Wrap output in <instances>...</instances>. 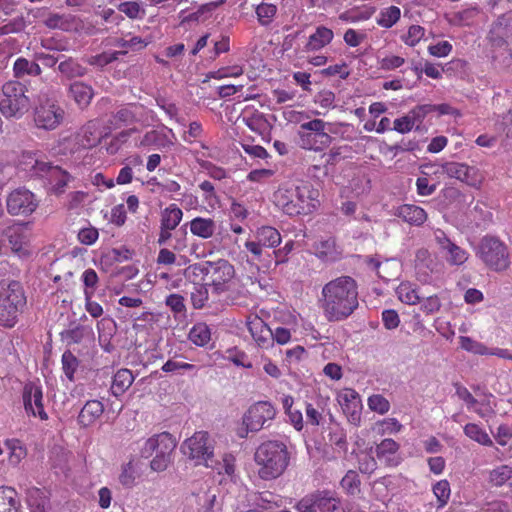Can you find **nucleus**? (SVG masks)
Segmentation results:
<instances>
[{"mask_svg":"<svg viewBox=\"0 0 512 512\" xmlns=\"http://www.w3.org/2000/svg\"><path fill=\"white\" fill-rule=\"evenodd\" d=\"M319 305L329 322L347 319L359 305L356 281L350 276L329 281L322 288Z\"/></svg>","mask_w":512,"mask_h":512,"instance_id":"1","label":"nucleus"},{"mask_svg":"<svg viewBox=\"0 0 512 512\" xmlns=\"http://www.w3.org/2000/svg\"><path fill=\"white\" fill-rule=\"evenodd\" d=\"M258 465V476L262 480H273L280 477L289 465L287 446L281 441H266L254 454Z\"/></svg>","mask_w":512,"mask_h":512,"instance_id":"2","label":"nucleus"},{"mask_svg":"<svg viewBox=\"0 0 512 512\" xmlns=\"http://www.w3.org/2000/svg\"><path fill=\"white\" fill-rule=\"evenodd\" d=\"M25 305L26 297L19 282L0 283V325L14 327Z\"/></svg>","mask_w":512,"mask_h":512,"instance_id":"3","label":"nucleus"},{"mask_svg":"<svg viewBox=\"0 0 512 512\" xmlns=\"http://www.w3.org/2000/svg\"><path fill=\"white\" fill-rule=\"evenodd\" d=\"M189 269L196 276L203 275L206 283L218 294L228 290L235 276L234 266L226 259L195 263Z\"/></svg>","mask_w":512,"mask_h":512,"instance_id":"4","label":"nucleus"},{"mask_svg":"<svg viewBox=\"0 0 512 512\" xmlns=\"http://www.w3.org/2000/svg\"><path fill=\"white\" fill-rule=\"evenodd\" d=\"M26 85L19 81H8L0 92V112L7 119H21L30 108Z\"/></svg>","mask_w":512,"mask_h":512,"instance_id":"5","label":"nucleus"},{"mask_svg":"<svg viewBox=\"0 0 512 512\" xmlns=\"http://www.w3.org/2000/svg\"><path fill=\"white\" fill-rule=\"evenodd\" d=\"M22 165L31 177L39 178L45 185L51 186L56 193L63 192L64 187L70 179V175L57 165L35 158L32 155L25 156Z\"/></svg>","mask_w":512,"mask_h":512,"instance_id":"6","label":"nucleus"},{"mask_svg":"<svg viewBox=\"0 0 512 512\" xmlns=\"http://www.w3.org/2000/svg\"><path fill=\"white\" fill-rule=\"evenodd\" d=\"M176 445V440L170 433L162 432L146 440L141 449V455L148 458L155 452L156 455L150 462V467L153 471L161 472L171 463V454Z\"/></svg>","mask_w":512,"mask_h":512,"instance_id":"7","label":"nucleus"},{"mask_svg":"<svg viewBox=\"0 0 512 512\" xmlns=\"http://www.w3.org/2000/svg\"><path fill=\"white\" fill-rule=\"evenodd\" d=\"M214 440L208 432H195L183 443L184 454L196 461L197 465L217 468L218 460L214 456Z\"/></svg>","mask_w":512,"mask_h":512,"instance_id":"8","label":"nucleus"},{"mask_svg":"<svg viewBox=\"0 0 512 512\" xmlns=\"http://www.w3.org/2000/svg\"><path fill=\"white\" fill-rule=\"evenodd\" d=\"M476 255L486 266L495 271L505 270L510 265L507 246L495 236H484L479 243Z\"/></svg>","mask_w":512,"mask_h":512,"instance_id":"9","label":"nucleus"},{"mask_svg":"<svg viewBox=\"0 0 512 512\" xmlns=\"http://www.w3.org/2000/svg\"><path fill=\"white\" fill-rule=\"evenodd\" d=\"M65 119L64 109L54 100L39 98L33 110V121L37 128L55 130Z\"/></svg>","mask_w":512,"mask_h":512,"instance_id":"10","label":"nucleus"},{"mask_svg":"<svg viewBox=\"0 0 512 512\" xmlns=\"http://www.w3.org/2000/svg\"><path fill=\"white\" fill-rule=\"evenodd\" d=\"M276 411L271 403L267 401H259L253 404L243 416V424L245 429L239 431L241 438L246 437L248 432H258L267 427L271 420L275 417Z\"/></svg>","mask_w":512,"mask_h":512,"instance_id":"11","label":"nucleus"},{"mask_svg":"<svg viewBox=\"0 0 512 512\" xmlns=\"http://www.w3.org/2000/svg\"><path fill=\"white\" fill-rule=\"evenodd\" d=\"M6 204L9 214L27 216L36 210L38 201L31 191L19 188L8 195Z\"/></svg>","mask_w":512,"mask_h":512,"instance_id":"12","label":"nucleus"},{"mask_svg":"<svg viewBox=\"0 0 512 512\" xmlns=\"http://www.w3.org/2000/svg\"><path fill=\"white\" fill-rule=\"evenodd\" d=\"M439 171L436 173L446 174L450 178L458 179L471 186L481 183L482 177L476 167L468 166L464 163L445 162L440 165Z\"/></svg>","mask_w":512,"mask_h":512,"instance_id":"13","label":"nucleus"},{"mask_svg":"<svg viewBox=\"0 0 512 512\" xmlns=\"http://www.w3.org/2000/svg\"><path fill=\"white\" fill-rule=\"evenodd\" d=\"M24 408L27 413L38 416L41 420L48 418L43 406V393L40 386L33 382L25 385L23 391Z\"/></svg>","mask_w":512,"mask_h":512,"instance_id":"14","label":"nucleus"},{"mask_svg":"<svg viewBox=\"0 0 512 512\" xmlns=\"http://www.w3.org/2000/svg\"><path fill=\"white\" fill-rule=\"evenodd\" d=\"M339 403L351 424L359 425L362 403L359 394L353 389H344L339 395Z\"/></svg>","mask_w":512,"mask_h":512,"instance_id":"15","label":"nucleus"},{"mask_svg":"<svg viewBox=\"0 0 512 512\" xmlns=\"http://www.w3.org/2000/svg\"><path fill=\"white\" fill-rule=\"evenodd\" d=\"M248 330L260 348L268 349L273 346V331L262 318H251L248 321Z\"/></svg>","mask_w":512,"mask_h":512,"instance_id":"16","label":"nucleus"},{"mask_svg":"<svg viewBox=\"0 0 512 512\" xmlns=\"http://www.w3.org/2000/svg\"><path fill=\"white\" fill-rule=\"evenodd\" d=\"M143 106L138 103H130L120 106L112 115L111 124L119 128L134 124L140 120Z\"/></svg>","mask_w":512,"mask_h":512,"instance_id":"17","label":"nucleus"},{"mask_svg":"<svg viewBox=\"0 0 512 512\" xmlns=\"http://www.w3.org/2000/svg\"><path fill=\"white\" fill-rule=\"evenodd\" d=\"M437 262L432 258L430 252L421 248L416 252L415 255V269L417 279L422 283H428L430 281V275L436 271Z\"/></svg>","mask_w":512,"mask_h":512,"instance_id":"18","label":"nucleus"},{"mask_svg":"<svg viewBox=\"0 0 512 512\" xmlns=\"http://www.w3.org/2000/svg\"><path fill=\"white\" fill-rule=\"evenodd\" d=\"M298 136V145L306 150L321 151L332 142V137L328 133H318L316 135L305 130H299Z\"/></svg>","mask_w":512,"mask_h":512,"instance_id":"19","label":"nucleus"},{"mask_svg":"<svg viewBox=\"0 0 512 512\" xmlns=\"http://www.w3.org/2000/svg\"><path fill=\"white\" fill-rule=\"evenodd\" d=\"M394 215L401 218L404 222L413 226H422L428 215L426 211L414 204H403L396 208Z\"/></svg>","mask_w":512,"mask_h":512,"instance_id":"20","label":"nucleus"},{"mask_svg":"<svg viewBox=\"0 0 512 512\" xmlns=\"http://www.w3.org/2000/svg\"><path fill=\"white\" fill-rule=\"evenodd\" d=\"M57 71L62 81H72L82 78L88 73V69L73 57H65L59 62Z\"/></svg>","mask_w":512,"mask_h":512,"instance_id":"21","label":"nucleus"},{"mask_svg":"<svg viewBox=\"0 0 512 512\" xmlns=\"http://www.w3.org/2000/svg\"><path fill=\"white\" fill-rule=\"evenodd\" d=\"M315 255L327 262H335L341 257V251L333 237L320 239L313 244Z\"/></svg>","mask_w":512,"mask_h":512,"instance_id":"22","label":"nucleus"},{"mask_svg":"<svg viewBox=\"0 0 512 512\" xmlns=\"http://www.w3.org/2000/svg\"><path fill=\"white\" fill-rule=\"evenodd\" d=\"M68 96L72 98L80 108H86L94 96V90L89 84L82 81H73L69 84Z\"/></svg>","mask_w":512,"mask_h":512,"instance_id":"23","label":"nucleus"},{"mask_svg":"<svg viewBox=\"0 0 512 512\" xmlns=\"http://www.w3.org/2000/svg\"><path fill=\"white\" fill-rule=\"evenodd\" d=\"M104 412V405L99 400H89L85 403L78 415V423L82 427L91 426Z\"/></svg>","mask_w":512,"mask_h":512,"instance_id":"24","label":"nucleus"},{"mask_svg":"<svg viewBox=\"0 0 512 512\" xmlns=\"http://www.w3.org/2000/svg\"><path fill=\"white\" fill-rule=\"evenodd\" d=\"M9 244L13 251L21 252L25 250L30 238L29 228L26 224H16L7 230Z\"/></svg>","mask_w":512,"mask_h":512,"instance_id":"25","label":"nucleus"},{"mask_svg":"<svg viewBox=\"0 0 512 512\" xmlns=\"http://www.w3.org/2000/svg\"><path fill=\"white\" fill-rule=\"evenodd\" d=\"M333 37L334 33L331 29L325 26H319L316 28V31L309 36L304 49L307 52L318 51L331 43Z\"/></svg>","mask_w":512,"mask_h":512,"instance_id":"26","label":"nucleus"},{"mask_svg":"<svg viewBox=\"0 0 512 512\" xmlns=\"http://www.w3.org/2000/svg\"><path fill=\"white\" fill-rule=\"evenodd\" d=\"M274 202L287 215L293 216L299 214V209H296L294 205V188H279L274 193Z\"/></svg>","mask_w":512,"mask_h":512,"instance_id":"27","label":"nucleus"},{"mask_svg":"<svg viewBox=\"0 0 512 512\" xmlns=\"http://www.w3.org/2000/svg\"><path fill=\"white\" fill-rule=\"evenodd\" d=\"M21 503L17 491L8 486L0 487V512H19Z\"/></svg>","mask_w":512,"mask_h":512,"instance_id":"28","label":"nucleus"},{"mask_svg":"<svg viewBox=\"0 0 512 512\" xmlns=\"http://www.w3.org/2000/svg\"><path fill=\"white\" fill-rule=\"evenodd\" d=\"M495 130L498 133L501 145L512 150V111L503 115L501 120L496 122Z\"/></svg>","mask_w":512,"mask_h":512,"instance_id":"29","label":"nucleus"},{"mask_svg":"<svg viewBox=\"0 0 512 512\" xmlns=\"http://www.w3.org/2000/svg\"><path fill=\"white\" fill-rule=\"evenodd\" d=\"M216 223L211 218L196 217L190 221V231L193 235L208 239L213 236Z\"/></svg>","mask_w":512,"mask_h":512,"instance_id":"30","label":"nucleus"},{"mask_svg":"<svg viewBox=\"0 0 512 512\" xmlns=\"http://www.w3.org/2000/svg\"><path fill=\"white\" fill-rule=\"evenodd\" d=\"M13 73L14 77L21 79L26 76H39L42 69L37 62L19 57L14 62Z\"/></svg>","mask_w":512,"mask_h":512,"instance_id":"31","label":"nucleus"},{"mask_svg":"<svg viewBox=\"0 0 512 512\" xmlns=\"http://www.w3.org/2000/svg\"><path fill=\"white\" fill-rule=\"evenodd\" d=\"M101 139V133L98 131L97 123L89 121L79 134V144L84 148L95 147Z\"/></svg>","mask_w":512,"mask_h":512,"instance_id":"32","label":"nucleus"},{"mask_svg":"<svg viewBox=\"0 0 512 512\" xmlns=\"http://www.w3.org/2000/svg\"><path fill=\"white\" fill-rule=\"evenodd\" d=\"M134 376L128 369H120L113 377L111 392L114 396H121L133 383Z\"/></svg>","mask_w":512,"mask_h":512,"instance_id":"33","label":"nucleus"},{"mask_svg":"<svg viewBox=\"0 0 512 512\" xmlns=\"http://www.w3.org/2000/svg\"><path fill=\"white\" fill-rule=\"evenodd\" d=\"M309 185L294 188V205L299 209V214H309L315 210V203L308 201Z\"/></svg>","mask_w":512,"mask_h":512,"instance_id":"34","label":"nucleus"},{"mask_svg":"<svg viewBox=\"0 0 512 512\" xmlns=\"http://www.w3.org/2000/svg\"><path fill=\"white\" fill-rule=\"evenodd\" d=\"M182 217L183 211L176 204H170L161 213L160 226L174 230L180 224Z\"/></svg>","mask_w":512,"mask_h":512,"instance_id":"35","label":"nucleus"},{"mask_svg":"<svg viewBox=\"0 0 512 512\" xmlns=\"http://www.w3.org/2000/svg\"><path fill=\"white\" fill-rule=\"evenodd\" d=\"M27 503L31 512H46L49 501L41 489L32 487L27 490Z\"/></svg>","mask_w":512,"mask_h":512,"instance_id":"36","label":"nucleus"},{"mask_svg":"<svg viewBox=\"0 0 512 512\" xmlns=\"http://www.w3.org/2000/svg\"><path fill=\"white\" fill-rule=\"evenodd\" d=\"M256 239L264 247H276L281 242V235L277 229L271 226L260 227L256 232Z\"/></svg>","mask_w":512,"mask_h":512,"instance_id":"37","label":"nucleus"},{"mask_svg":"<svg viewBox=\"0 0 512 512\" xmlns=\"http://www.w3.org/2000/svg\"><path fill=\"white\" fill-rule=\"evenodd\" d=\"M464 434L471 440L483 446H493V441L491 440L487 432L476 423L466 424L464 426Z\"/></svg>","mask_w":512,"mask_h":512,"instance_id":"38","label":"nucleus"},{"mask_svg":"<svg viewBox=\"0 0 512 512\" xmlns=\"http://www.w3.org/2000/svg\"><path fill=\"white\" fill-rule=\"evenodd\" d=\"M396 293L398 295L399 300L405 304L415 305L417 303H420L421 297L418 293L417 288L414 287L409 282L401 283L398 286Z\"/></svg>","mask_w":512,"mask_h":512,"instance_id":"39","label":"nucleus"},{"mask_svg":"<svg viewBox=\"0 0 512 512\" xmlns=\"http://www.w3.org/2000/svg\"><path fill=\"white\" fill-rule=\"evenodd\" d=\"M315 512H334L337 509V502L329 496L328 492L312 494Z\"/></svg>","mask_w":512,"mask_h":512,"instance_id":"40","label":"nucleus"},{"mask_svg":"<svg viewBox=\"0 0 512 512\" xmlns=\"http://www.w3.org/2000/svg\"><path fill=\"white\" fill-rule=\"evenodd\" d=\"M189 340L197 346H205L211 340L210 328L205 323L195 324L189 332Z\"/></svg>","mask_w":512,"mask_h":512,"instance_id":"41","label":"nucleus"},{"mask_svg":"<svg viewBox=\"0 0 512 512\" xmlns=\"http://www.w3.org/2000/svg\"><path fill=\"white\" fill-rule=\"evenodd\" d=\"M442 253L446 261L452 266H460L468 259V253L454 242L445 248Z\"/></svg>","mask_w":512,"mask_h":512,"instance_id":"42","label":"nucleus"},{"mask_svg":"<svg viewBox=\"0 0 512 512\" xmlns=\"http://www.w3.org/2000/svg\"><path fill=\"white\" fill-rule=\"evenodd\" d=\"M61 363H62V370H63L65 376L67 377V379L70 382H74L75 381L74 374L76 373V371L78 370L79 365H80L79 359L70 350H66L62 354Z\"/></svg>","mask_w":512,"mask_h":512,"instance_id":"43","label":"nucleus"},{"mask_svg":"<svg viewBox=\"0 0 512 512\" xmlns=\"http://www.w3.org/2000/svg\"><path fill=\"white\" fill-rule=\"evenodd\" d=\"M401 16L400 8L397 6H390L381 10L377 18V24L383 28H391L395 25Z\"/></svg>","mask_w":512,"mask_h":512,"instance_id":"44","label":"nucleus"},{"mask_svg":"<svg viewBox=\"0 0 512 512\" xmlns=\"http://www.w3.org/2000/svg\"><path fill=\"white\" fill-rule=\"evenodd\" d=\"M512 478V467L508 465H501L489 474V482L495 487H501L508 480Z\"/></svg>","mask_w":512,"mask_h":512,"instance_id":"45","label":"nucleus"},{"mask_svg":"<svg viewBox=\"0 0 512 512\" xmlns=\"http://www.w3.org/2000/svg\"><path fill=\"white\" fill-rule=\"evenodd\" d=\"M342 488L349 494L355 495L360 492L361 481L354 470H349L340 482Z\"/></svg>","mask_w":512,"mask_h":512,"instance_id":"46","label":"nucleus"},{"mask_svg":"<svg viewBox=\"0 0 512 512\" xmlns=\"http://www.w3.org/2000/svg\"><path fill=\"white\" fill-rule=\"evenodd\" d=\"M277 12V7L271 3H261L256 7V15L262 26L269 25Z\"/></svg>","mask_w":512,"mask_h":512,"instance_id":"47","label":"nucleus"},{"mask_svg":"<svg viewBox=\"0 0 512 512\" xmlns=\"http://www.w3.org/2000/svg\"><path fill=\"white\" fill-rule=\"evenodd\" d=\"M118 10L130 19H141L145 16V9L136 1L121 3L118 5Z\"/></svg>","mask_w":512,"mask_h":512,"instance_id":"48","label":"nucleus"},{"mask_svg":"<svg viewBox=\"0 0 512 512\" xmlns=\"http://www.w3.org/2000/svg\"><path fill=\"white\" fill-rule=\"evenodd\" d=\"M208 284L195 285L191 292V302L195 309H202L208 300Z\"/></svg>","mask_w":512,"mask_h":512,"instance_id":"49","label":"nucleus"},{"mask_svg":"<svg viewBox=\"0 0 512 512\" xmlns=\"http://www.w3.org/2000/svg\"><path fill=\"white\" fill-rule=\"evenodd\" d=\"M459 343L461 348L468 352H472L474 354L479 355H488V348L484 344L476 340H473L470 337L461 336L459 338Z\"/></svg>","mask_w":512,"mask_h":512,"instance_id":"50","label":"nucleus"},{"mask_svg":"<svg viewBox=\"0 0 512 512\" xmlns=\"http://www.w3.org/2000/svg\"><path fill=\"white\" fill-rule=\"evenodd\" d=\"M136 470L133 462L129 461L122 467V471L119 475V482L127 488H131L135 484Z\"/></svg>","mask_w":512,"mask_h":512,"instance_id":"51","label":"nucleus"},{"mask_svg":"<svg viewBox=\"0 0 512 512\" xmlns=\"http://www.w3.org/2000/svg\"><path fill=\"white\" fill-rule=\"evenodd\" d=\"M368 407L374 412L385 414L390 409V403L384 396L375 394L368 398Z\"/></svg>","mask_w":512,"mask_h":512,"instance_id":"52","label":"nucleus"},{"mask_svg":"<svg viewBox=\"0 0 512 512\" xmlns=\"http://www.w3.org/2000/svg\"><path fill=\"white\" fill-rule=\"evenodd\" d=\"M433 492L437 498V500L439 501L440 503V507L444 506L445 504H447L449 498H450V484L447 480H441V481H438L434 486H433Z\"/></svg>","mask_w":512,"mask_h":512,"instance_id":"53","label":"nucleus"},{"mask_svg":"<svg viewBox=\"0 0 512 512\" xmlns=\"http://www.w3.org/2000/svg\"><path fill=\"white\" fill-rule=\"evenodd\" d=\"M125 53L126 52L121 51L103 52L99 55L92 57L90 60V64L103 67L117 60L120 55H124Z\"/></svg>","mask_w":512,"mask_h":512,"instance_id":"54","label":"nucleus"},{"mask_svg":"<svg viewBox=\"0 0 512 512\" xmlns=\"http://www.w3.org/2000/svg\"><path fill=\"white\" fill-rule=\"evenodd\" d=\"M85 334V327L82 325H75L64 332H62V337L66 339V341L71 344H78L82 341Z\"/></svg>","mask_w":512,"mask_h":512,"instance_id":"55","label":"nucleus"},{"mask_svg":"<svg viewBox=\"0 0 512 512\" xmlns=\"http://www.w3.org/2000/svg\"><path fill=\"white\" fill-rule=\"evenodd\" d=\"M494 439L500 446H506L512 439V427L508 424H501L496 432H492Z\"/></svg>","mask_w":512,"mask_h":512,"instance_id":"56","label":"nucleus"},{"mask_svg":"<svg viewBox=\"0 0 512 512\" xmlns=\"http://www.w3.org/2000/svg\"><path fill=\"white\" fill-rule=\"evenodd\" d=\"M85 308L86 311L93 317L98 318L103 314L102 306L92 300L93 291L85 290Z\"/></svg>","mask_w":512,"mask_h":512,"instance_id":"57","label":"nucleus"},{"mask_svg":"<svg viewBox=\"0 0 512 512\" xmlns=\"http://www.w3.org/2000/svg\"><path fill=\"white\" fill-rule=\"evenodd\" d=\"M148 41L142 39L141 37H132L130 40H125L123 38L117 39L115 45L121 48H131L133 50H140L145 48L148 45Z\"/></svg>","mask_w":512,"mask_h":512,"instance_id":"58","label":"nucleus"},{"mask_svg":"<svg viewBox=\"0 0 512 512\" xmlns=\"http://www.w3.org/2000/svg\"><path fill=\"white\" fill-rule=\"evenodd\" d=\"M165 304L174 312V313H184L186 311V306L184 304V297L179 294H170L166 297Z\"/></svg>","mask_w":512,"mask_h":512,"instance_id":"59","label":"nucleus"},{"mask_svg":"<svg viewBox=\"0 0 512 512\" xmlns=\"http://www.w3.org/2000/svg\"><path fill=\"white\" fill-rule=\"evenodd\" d=\"M399 449V445L393 439L387 438L381 441L376 447L377 457L384 456L386 454H394Z\"/></svg>","mask_w":512,"mask_h":512,"instance_id":"60","label":"nucleus"},{"mask_svg":"<svg viewBox=\"0 0 512 512\" xmlns=\"http://www.w3.org/2000/svg\"><path fill=\"white\" fill-rule=\"evenodd\" d=\"M44 24L50 29L65 30L69 26V21L64 15L52 14L44 21Z\"/></svg>","mask_w":512,"mask_h":512,"instance_id":"61","label":"nucleus"},{"mask_svg":"<svg viewBox=\"0 0 512 512\" xmlns=\"http://www.w3.org/2000/svg\"><path fill=\"white\" fill-rule=\"evenodd\" d=\"M432 112L430 104L419 105L407 114L414 124L421 123L427 114Z\"/></svg>","mask_w":512,"mask_h":512,"instance_id":"62","label":"nucleus"},{"mask_svg":"<svg viewBox=\"0 0 512 512\" xmlns=\"http://www.w3.org/2000/svg\"><path fill=\"white\" fill-rule=\"evenodd\" d=\"M98 230L94 227L83 228L78 233V240L85 245H92L98 239Z\"/></svg>","mask_w":512,"mask_h":512,"instance_id":"63","label":"nucleus"},{"mask_svg":"<svg viewBox=\"0 0 512 512\" xmlns=\"http://www.w3.org/2000/svg\"><path fill=\"white\" fill-rule=\"evenodd\" d=\"M424 32V28L419 25L410 26L405 43L409 46H415L424 36Z\"/></svg>","mask_w":512,"mask_h":512,"instance_id":"64","label":"nucleus"}]
</instances>
